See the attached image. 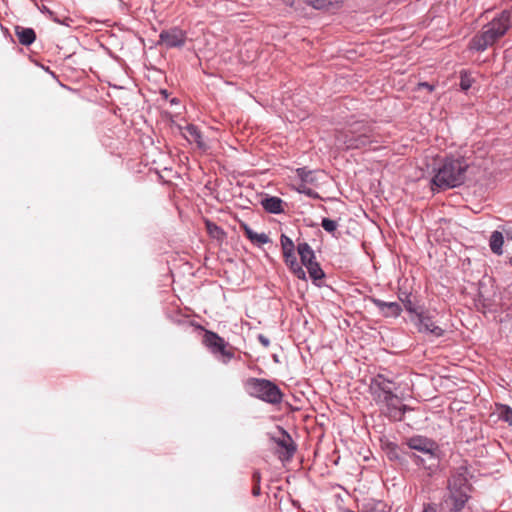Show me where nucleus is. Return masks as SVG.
<instances>
[{
	"instance_id": "f257e3e1",
	"label": "nucleus",
	"mask_w": 512,
	"mask_h": 512,
	"mask_svg": "<svg viewBox=\"0 0 512 512\" xmlns=\"http://www.w3.org/2000/svg\"><path fill=\"white\" fill-rule=\"evenodd\" d=\"M370 390L374 400L387 417L394 421L402 420L406 406L402 405L401 399L394 393L396 386L392 381L379 375L372 380Z\"/></svg>"
},
{
	"instance_id": "f03ea898",
	"label": "nucleus",
	"mask_w": 512,
	"mask_h": 512,
	"mask_svg": "<svg viewBox=\"0 0 512 512\" xmlns=\"http://www.w3.org/2000/svg\"><path fill=\"white\" fill-rule=\"evenodd\" d=\"M374 142H377V139L373 128L363 121L350 123L338 131L335 137L336 146L345 150L361 149Z\"/></svg>"
},
{
	"instance_id": "7ed1b4c3",
	"label": "nucleus",
	"mask_w": 512,
	"mask_h": 512,
	"mask_svg": "<svg viewBox=\"0 0 512 512\" xmlns=\"http://www.w3.org/2000/svg\"><path fill=\"white\" fill-rule=\"evenodd\" d=\"M511 13L503 11L491 22L486 24L480 34L474 36L470 42V48L476 51H484L503 37L510 28Z\"/></svg>"
},
{
	"instance_id": "20e7f679",
	"label": "nucleus",
	"mask_w": 512,
	"mask_h": 512,
	"mask_svg": "<svg viewBox=\"0 0 512 512\" xmlns=\"http://www.w3.org/2000/svg\"><path fill=\"white\" fill-rule=\"evenodd\" d=\"M407 446L418 453H412L409 457L418 466L433 472L438 467V446L437 444L424 436H413L407 441Z\"/></svg>"
},
{
	"instance_id": "39448f33",
	"label": "nucleus",
	"mask_w": 512,
	"mask_h": 512,
	"mask_svg": "<svg viewBox=\"0 0 512 512\" xmlns=\"http://www.w3.org/2000/svg\"><path fill=\"white\" fill-rule=\"evenodd\" d=\"M467 168L468 163L463 158H447L432 182L442 189L457 187L464 182Z\"/></svg>"
},
{
	"instance_id": "423d86ee",
	"label": "nucleus",
	"mask_w": 512,
	"mask_h": 512,
	"mask_svg": "<svg viewBox=\"0 0 512 512\" xmlns=\"http://www.w3.org/2000/svg\"><path fill=\"white\" fill-rule=\"evenodd\" d=\"M468 469L465 466L458 467L448 480L449 496L447 501L452 502V509L460 511L466 504L469 496L470 485L468 481Z\"/></svg>"
},
{
	"instance_id": "0eeeda50",
	"label": "nucleus",
	"mask_w": 512,
	"mask_h": 512,
	"mask_svg": "<svg viewBox=\"0 0 512 512\" xmlns=\"http://www.w3.org/2000/svg\"><path fill=\"white\" fill-rule=\"evenodd\" d=\"M245 390L250 396L269 404H279L283 398L279 387L266 379L249 378L245 382Z\"/></svg>"
},
{
	"instance_id": "6e6552de",
	"label": "nucleus",
	"mask_w": 512,
	"mask_h": 512,
	"mask_svg": "<svg viewBox=\"0 0 512 512\" xmlns=\"http://www.w3.org/2000/svg\"><path fill=\"white\" fill-rule=\"evenodd\" d=\"M204 344L216 356H221V361L227 363L234 357V353L229 348V344L216 333L206 331L203 338Z\"/></svg>"
},
{
	"instance_id": "1a4fd4ad",
	"label": "nucleus",
	"mask_w": 512,
	"mask_h": 512,
	"mask_svg": "<svg viewBox=\"0 0 512 512\" xmlns=\"http://www.w3.org/2000/svg\"><path fill=\"white\" fill-rule=\"evenodd\" d=\"M411 321L420 333L431 334L434 337H441L444 334V330L435 324L429 311H419L416 313V317H411Z\"/></svg>"
},
{
	"instance_id": "9d476101",
	"label": "nucleus",
	"mask_w": 512,
	"mask_h": 512,
	"mask_svg": "<svg viewBox=\"0 0 512 512\" xmlns=\"http://www.w3.org/2000/svg\"><path fill=\"white\" fill-rule=\"evenodd\" d=\"M187 36L186 33L179 28H171L163 30L159 35V44L166 48H176L184 46Z\"/></svg>"
},
{
	"instance_id": "9b49d317",
	"label": "nucleus",
	"mask_w": 512,
	"mask_h": 512,
	"mask_svg": "<svg viewBox=\"0 0 512 512\" xmlns=\"http://www.w3.org/2000/svg\"><path fill=\"white\" fill-rule=\"evenodd\" d=\"M183 136L190 143H195L199 149L206 150L207 144L197 126L193 124L186 125L182 130Z\"/></svg>"
},
{
	"instance_id": "f8f14e48",
	"label": "nucleus",
	"mask_w": 512,
	"mask_h": 512,
	"mask_svg": "<svg viewBox=\"0 0 512 512\" xmlns=\"http://www.w3.org/2000/svg\"><path fill=\"white\" fill-rule=\"evenodd\" d=\"M372 302L385 317H397L402 311L400 304L397 302H385L376 298H373Z\"/></svg>"
},
{
	"instance_id": "ddd939ff",
	"label": "nucleus",
	"mask_w": 512,
	"mask_h": 512,
	"mask_svg": "<svg viewBox=\"0 0 512 512\" xmlns=\"http://www.w3.org/2000/svg\"><path fill=\"white\" fill-rule=\"evenodd\" d=\"M263 208L273 214H279L283 212V201L279 197L267 196L261 200Z\"/></svg>"
},
{
	"instance_id": "4468645a",
	"label": "nucleus",
	"mask_w": 512,
	"mask_h": 512,
	"mask_svg": "<svg viewBox=\"0 0 512 512\" xmlns=\"http://www.w3.org/2000/svg\"><path fill=\"white\" fill-rule=\"evenodd\" d=\"M319 172L308 170L305 167L296 169V176L299 181L308 185H317L319 181Z\"/></svg>"
},
{
	"instance_id": "2eb2a0df",
	"label": "nucleus",
	"mask_w": 512,
	"mask_h": 512,
	"mask_svg": "<svg viewBox=\"0 0 512 512\" xmlns=\"http://www.w3.org/2000/svg\"><path fill=\"white\" fill-rule=\"evenodd\" d=\"M15 34H16L19 42L24 46L31 45L35 41V38H36L35 32L32 28L16 26Z\"/></svg>"
},
{
	"instance_id": "dca6fc26",
	"label": "nucleus",
	"mask_w": 512,
	"mask_h": 512,
	"mask_svg": "<svg viewBox=\"0 0 512 512\" xmlns=\"http://www.w3.org/2000/svg\"><path fill=\"white\" fill-rule=\"evenodd\" d=\"M285 263L290 267L291 271L297 276L299 279H305L306 274L303 270L302 266L297 262L296 256L294 252L283 255Z\"/></svg>"
},
{
	"instance_id": "f3484780",
	"label": "nucleus",
	"mask_w": 512,
	"mask_h": 512,
	"mask_svg": "<svg viewBox=\"0 0 512 512\" xmlns=\"http://www.w3.org/2000/svg\"><path fill=\"white\" fill-rule=\"evenodd\" d=\"M297 251L304 266L315 260L314 251L308 243H299L297 246Z\"/></svg>"
},
{
	"instance_id": "a211bd4d",
	"label": "nucleus",
	"mask_w": 512,
	"mask_h": 512,
	"mask_svg": "<svg viewBox=\"0 0 512 512\" xmlns=\"http://www.w3.org/2000/svg\"><path fill=\"white\" fill-rule=\"evenodd\" d=\"M503 243L504 238L500 231H493L489 239V247L491 251L496 255L503 254Z\"/></svg>"
},
{
	"instance_id": "6ab92c4d",
	"label": "nucleus",
	"mask_w": 512,
	"mask_h": 512,
	"mask_svg": "<svg viewBox=\"0 0 512 512\" xmlns=\"http://www.w3.org/2000/svg\"><path fill=\"white\" fill-rule=\"evenodd\" d=\"M244 231L247 238L253 243L267 244L270 242L268 235L265 233H257L248 226H245Z\"/></svg>"
},
{
	"instance_id": "aec40b11",
	"label": "nucleus",
	"mask_w": 512,
	"mask_h": 512,
	"mask_svg": "<svg viewBox=\"0 0 512 512\" xmlns=\"http://www.w3.org/2000/svg\"><path fill=\"white\" fill-rule=\"evenodd\" d=\"M305 267L307 268L308 273L313 280H320L324 277L323 270L315 260L305 265Z\"/></svg>"
},
{
	"instance_id": "412c9836",
	"label": "nucleus",
	"mask_w": 512,
	"mask_h": 512,
	"mask_svg": "<svg viewBox=\"0 0 512 512\" xmlns=\"http://www.w3.org/2000/svg\"><path fill=\"white\" fill-rule=\"evenodd\" d=\"M499 418L512 426V409L507 405H501L498 409Z\"/></svg>"
},
{
	"instance_id": "4be33fe9",
	"label": "nucleus",
	"mask_w": 512,
	"mask_h": 512,
	"mask_svg": "<svg viewBox=\"0 0 512 512\" xmlns=\"http://www.w3.org/2000/svg\"><path fill=\"white\" fill-rule=\"evenodd\" d=\"M280 242H281L283 255L294 252L295 246H294V243L291 240V238H289L285 234H282L281 238H280Z\"/></svg>"
},
{
	"instance_id": "5701e85b",
	"label": "nucleus",
	"mask_w": 512,
	"mask_h": 512,
	"mask_svg": "<svg viewBox=\"0 0 512 512\" xmlns=\"http://www.w3.org/2000/svg\"><path fill=\"white\" fill-rule=\"evenodd\" d=\"M295 187H296V190L299 192V193H303L305 195H308L310 197H318V194L316 192H314L308 184H305V183H302L299 181V183L295 184Z\"/></svg>"
},
{
	"instance_id": "b1692460",
	"label": "nucleus",
	"mask_w": 512,
	"mask_h": 512,
	"mask_svg": "<svg viewBox=\"0 0 512 512\" xmlns=\"http://www.w3.org/2000/svg\"><path fill=\"white\" fill-rule=\"evenodd\" d=\"M473 79L466 71L461 72L460 87L462 90L467 91L472 86Z\"/></svg>"
},
{
	"instance_id": "393cba45",
	"label": "nucleus",
	"mask_w": 512,
	"mask_h": 512,
	"mask_svg": "<svg viewBox=\"0 0 512 512\" xmlns=\"http://www.w3.org/2000/svg\"><path fill=\"white\" fill-rule=\"evenodd\" d=\"M321 226L326 232L334 233L338 227V223L335 220L323 218Z\"/></svg>"
},
{
	"instance_id": "a878e982",
	"label": "nucleus",
	"mask_w": 512,
	"mask_h": 512,
	"mask_svg": "<svg viewBox=\"0 0 512 512\" xmlns=\"http://www.w3.org/2000/svg\"><path fill=\"white\" fill-rule=\"evenodd\" d=\"M278 444L286 450L289 456H291L295 451V447L292 445L291 438L288 435H286L282 440H279Z\"/></svg>"
},
{
	"instance_id": "bb28decb",
	"label": "nucleus",
	"mask_w": 512,
	"mask_h": 512,
	"mask_svg": "<svg viewBox=\"0 0 512 512\" xmlns=\"http://www.w3.org/2000/svg\"><path fill=\"white\" fill-rule=\"evenodd\" d=\"M306 3L317 10L327 9L331 5L329 0H306Z\"/></svg>"
},
{
	"instance_id": "cd10ccee",
	"label": "nucleus",
	"mask_w": 512,
	"mask_h": 512,
	"mask_svg": "<svg viewBox=\"0 0 512 512\" xmlns=\"http://www.w3.org/2000/svg\"><path fill=\"white\" fill-rule=\"evenodd\" d=\"M404 307L406 311L412 315L411 317H416V313H419V311L416 310L414 304L409 299L404 301Z\"/></svg>"
},
{
	"instance_id": "c85d7f7f",
	"label": "nucleus",
	"mask_w": 512,
	"mask_h": 512,
	"mask_svg": "<svg viewBox=\"0 0 512 512\" xmlns=\"http://www.w3.org/2000/svg\"><path fill=\"white\" fill-rule=\"evenodd\" d=\"M258 340L264 347H268L270 344L269 339L262 334L258 336Z\"/></svg>"
},
{
	"instance_id": "c756f323",
	"label": "nucleus",
	"mask_w": 512,
	"mask_h": 512,
	"mask_svg": "<svg viewBox=\"0 0 512 512\" xmlns=\"http://www.w3.org/2000/svg\"><path fill=\"white\" fill-rule=\"evenodd\" d=\"M423 512H437V508L433 504H427L424 506Z\"/></svg>"
},
{
	"instance_id": "7c9ffc66",
	"label": "nucleus",
	"mask_w": 512,
	"mask_h": 512,
	"mask_svg": "<svg viewBox=\"0 0 512 512\" xmlns=\"http://www.w3.org/2000/svg\"><path fill=\"white\" fill-rule=\"evenodd\" d=\"M419 86L424 87L425 89H428L429 91L433 90V86L428 83H420Z\"/></svg>"
},
{
	"instance_id": "2f4dec72",
	"label": "nucleus",
	"mask_w": 512,
	"mask_h": 512,
	"mask_svg": "<svg viewBox=\"0 0 512 512\" xmlns=\"http://www.w3.org/2000/svg\"><path fill=\"white\" fill-rule=\"evenodd\" d=\"M212 227H213V229H215V231H217V232H221V230L218 228V226H216V225H214V224L212 225V224L208 223V229H209V231H210L211 233H212Z\"/></svg>"
},
{
	"instance_id": "473e14b6",
	"label": "nucleus",
	"mask_w": 512,
	"mask_h": 512,
	"mask_svg": "<svg viewBox=\"0 0 512 512\" xmlns=\"http://www.w3.org/2000/svg\"><path fill=\"white\" fill-rule=\"evenodd\" d=\"M253 478H254V480H255L257 483H259V481H260V474H259V472H254V474H253Z\"/></svg>"
},
{
	"instance_id": "72a5a7b5",
	"label": "nucleus",
	"mask_w": 512,
	"mask_h": 512,
	"mask_svg": "<svg viewBox=\"0 0 512 512\" xmlns=\"http://www.w3.org/2000/svg\"><path fill=\"white\" fill-rule=\"evenodd\" d=\"M259 493H260V487L259 486L254 487L253 488V494L254 495H259Z\"/></svg>"
},
{
	"instance_id": "f704fd0d",
	"label": "nucleus",
	"mask_w": 512,
	"mask_h": 512,
	"mask_svg": "<svg viewBox=\"0 0 512 512\" xmlns=\"http://www.w3.org/2000/svg\"><path fill=\"white\" fill-rule=\"evenodd\" d=\"M285 4L289 5V6H293L294 5V0H284Z\"/></svg>"
},
{
	"instance_id": "c9c22d12",
	"label": "nucleus",
	"mask_w": 512,
	"mask_h": 512,
	"mask_svg": "<svg viewBox=\"0 0 512 512\" xmlns=\"http://www.w3.org/2000/svg\"><path fill=\"white\" fill-rule=\"evenodd\" d=\"M509 264L512 266V256L509 259Z\"/></svg>"
}]
</instances>
